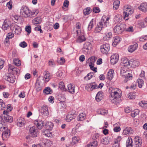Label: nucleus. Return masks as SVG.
<instances>
[{"instance_id": "nucleus-1", "label": "nucleus", "mask_w": 147, "mask_h": 147, "mask_svg": "<svg viewBox=\"0 0 147 147\" xmlns=\"http://www.w3.org/2000/svg\"><path fill=\"white\" fill-rule=\"evenodd\" d=\"M111 94L109 98L111 102L115 104L119 103L121 101V94H119L120 90L118 89L111 88L109 90Z\"/></svg>"}, {"instance_id": "nucleus-2", "label": "nucleus", "mask_w": 147, "mask_h": 147, "mask_svg": "<svg viewBox=\"0 0 147 147\" xmlns=\"http://www.w3.org/2000/svg\"><path fill=\"white\" fill-rule=\"evenodd\" d=\"M128 69L127 67H122L120 70L121 75L123 77L125 78L124 80L125 82H126L128 80H131L132 78V74H130Z\"/></svg>"}, {"instance_id": "nucleus-3", "label": "nucleus", "mask_w": 147, "mask_h": 147, "mask_svg": "<svg viewBox=\"0 0 147 147\" xmlns=\"http://www.w3.org/2000/svg\"><path fill=\"white\" fill-rule=\"evenodd\" d=\"M124 29L123 24L118 23L114 27L113 31L115 33L119 34L122 33Z\"/></svg>"}, {"instance_id": "nucleus-4", "label": "nucleus", "mask_w": 147, "mask_h": 147, "mask_svg": "<svg viewBox=\"0 0 147 147\" xmlns=\"http://www.w3.org/2000/svg\"><path fill=\"white\" fill-rule=\"evenodd\" d=\"M110 50L109 45L107 43L103 44L100 46V51L103 54H107Z\"/></svg>"}, {"instance_id": "nucleus-5", "label": "nucleus", "mask_w": 147, "mask_h": 147, "mask_svg": "<svg viewBox=\"0 0 147 147\" xmlns=\"http://www.w3.org/2000/svg\"><path fill=\"white\" fill-rule=\"evenodd\" d=\"M5 80L11 83H13L15 81V76L13 74L7 73L4 76Z\"/></svg>"}, {"instance_id": "nucleus-6", "label": "nucleus", "mask_w": 147, "mask_h": 147, "mask_svg": "<svg viewBox=\"0 0 147 147\" xmlns=\"http://www.w3.org/2000/svg\"><path fill=\"white\" fill-rule=\"evenodd\" d=\"M0 118L2 121L4 123L5 122H11L13 121V117L8 115H6L5 116H3V114H1L0 116Z\"/></svg>"}, {"instance_id": "nucleus-7", "label": "nucleus", "mask_w": 147, "mask_h": 147, "mask_svg": "<svg viewBox=\"0 0 147 147\" xmlns=\"http://www.w3.org/2000/svg\"><path fill=\"white\" fill-rule=\"evenodd\" d=\"M97 88H98L97 85L95 82H92L87 84L85 87L86 89L88 91H90Z\"/></svg>"}, {"instance_id": "nucleus-8", "label": "nucleus", "mask_w": 147, "mask_h": 147, "mask_svg": "<svg viewBox=\"0 0 147 147\" xmlns=\"http://www.w3.org/2000/svg\"><path fill=\"white\" fill-rule=\"evenodd\" d=\"M29 133L32 137H36L37 136L38 130L36 129L35 126H33L30 128Z\"/></svg>"}, {"instance_id": "nucleus-9", "label": "nucleus", "mask_w": 147, "mask_h": 147, "mask_svg": "<svg viewBox=\"0 0 147 147\" xmlns=\"http://www.w3.org/2000/svg\"><path fill=\"white\" fill-rule=\"evenodd\" d=\"M40 112L41 114L43 116H47L49 115L48 107L46 105H43L41 107Z\"/></svg>"}, {"instance_id": "nucleus-10", "label": "nucleus", "mask_w": 147, "mask_h": 147, "mask_svg": "<svg viewBox=\"0 0 147 147\" xmlns=\"http://www.w3.org/2000/svg\"><path fill=\"white\" fill-rule=\"evenodd\" d=\"M34 122L38 129H41L43 127L44 123L43 121L38 119L35 120Z\"/></svg>"}, {"instance_id": "nucleus-11", "label": "nucleus", "mask_w": 147, "mask_h": 147, "mask_svg": "<svg viewBox=\"0 0 147 147\" xmlns=\"http://www.w3.org/2000/svg\"><path fill=\"white\" fill-rule=\"evenodd\" d=\"M119 59V55L117 54H114L111 57V62L113 65L116 64Z\"/></svg>"}, {"instance_id": "nucleus-12", "label": "nucleus", "mask_w": 147, "mask_h": 147, "mask_svg": "<svg viewBox=\"0 0 147 147\" xmlns=\"http://www.w3.org/2000/svg\"><path fill=\"white\" fill-rule=\"evenodd\" d=\"M10 130L6 128V130H3L2 134L3 140H5L10 136Z\"/></svg>"}, {"instance_id": "nucleus-13", "label": "nucleus", "mask_w": 147, "mask_h": 147, "mask_svg": "<svg viewBox=\"0 0 147 147\" xmlns=\"http://www.w3.org/2000/svg\"><path fill=\"white\" fill-rule=\"evenodd\" d=\"M26 121L25 119L23 118H20L17 121V125L18 126L22 127L25 125Z\"/></svg>"}, {"instance_id": "nucleus-14", "label": "nucleus", "mask_w": 147, "mask_h": 147, "mask_svg": "<svg viewBox=\"0 0 147 147\" xmlns=\"http://www.w3.org/2000/svg\"><path fill=\"white\" fill-rule=\"evenodd\" d=\"M10 24L9 21L7 20H5L3 23L2 26V29L3 30H6L8 29L10 27Z\"/></svg>"}, {"instance_id": "nucleus-15", "label": "nucleus", "mask_w": 147, "mask_h": 147, "mask_svg": "<svg viewBox=\"0 0 147 147\" xmlns=\"http://www.w3.org/2000/svg\"><path fill=\"white\" fill-rule=\"evenodd\" d=\"M139 9L142 11L146 12L147 11V3H143L138 7Z\"/></svg>"}, {"instance_id": "nucleus-16", "label": "nucleus", "mask_w": 147, "mask_h": 147, "mask_svg": "<svg viewBox=\"0 0 147 147\" xmlns=\"http://www.w3.org/2000/svg\"><path fill=\"white\" fill-rule=\"evenodd\" d=\"M103 23L102 21L100 22L97 24V26L95 30V32L96 33L100 32L103 28Z\"/></svg>"}, {"instance_id": "nucleus-17", "label": "nucleus", "mask_w": 147, "mask_h": 147, "mask_svg": "<svg viewBox=\"0 0 147 147\" xmlns=\"http://www.w3.org/2000/svg\"><path fill=\"white\" fill-rule=\"evenodd\" d=\"M138 46V45L136 43L130 46L128 48V51L131 53L133 52L137 49Z\"/></svg>"}, {"instance_id": "nucleus-18", "label": "nucleus", "mask_w": 147, "mask_h": 147, "mask_svg": "<svg viewBox=\"0 0 147 147\" xmlns=\"http://www.w3.org/2000/svg\"><path fill=\"white\" fill-rule=\"evenodd\" d=\"M67 91L70 93L73 94L75 92V86L72 85L71 84H69L67 86Z\"/></svg>"}, {"instance_id": "nucleus-19", "label": "nucleus", "mask_w": 147, "mask_h": 147, "mask_svg": "<svg viewBox=\"0 0 147 147\" xmlns=\"http://www.w3.org/2000/svg\"><path fill=\"white\" fill-rule=\"evenodd\" d=\"M114 71L112 69H110L107 73V78L109 80H111L113 77Z\"/></svg>"}, {"instance_id": "nucleus-20", "label": "nucleus", "mask_w": 147, "mask_h": 147, "mask_svg": "<svg viewBox=\"0 0 147 147\" xmlns=\"http://www.w3.org/2000/svg\"><path fill=\"white\" fill-rule=\"evenodd\" d=\"M133 131L131 127H127L123 130V135H125L127 134H131L133 133Z\"/></svg>"}, {"instance_id": "nucleus-21", "label": "nucleus", "mask_w": 147, "mask_h": 147, "mask_svg": "<svg viewBox=\"0 0 147 147\" xmlns=\"http://www.w3.org/2000/svg\"><path fill=\"white\" fill-rule=\"evenodd\" d=\"M103 94L102 91H100L98 92L96 96V100L97 101H100L102 100L103 98Z\"/></svg>"}, {"instance_id": "nucleus-22", "label": "nucleus", "mask_w": 147, "mask_h": 147, "mask_svg": "<svg viewBox=\"0 0 147 147\" xmlns=\"http://www.w3.org/2000/svg\"><path fill=\"white\" fill-rule=\"evenodd\" d=\"M130 65L132 67H135L138 66L139 65V62L138 60H130Z\"/></svg>"}, {"instance_id": "nucleus-23", "label": "nucleus", "mask_w": 147, "mask_h": 147, "mask_svg": "<svg viewBox=\"0 0 147 147\" xmlns=\"http://www.w3.org/2000/svg\"><path fill=\"white\" fill-rule=\"evenodd\" d=\"M124 12L129 14H131L133 13V11L131 9L129 6L124 7Z\"/></svg>"}, {"instance_id": "nucleus-24", "label": "nucleus", "mask_w": 147, "mask_h": 147, "mask_svg": "<svg viewBox=\"0 0 147 147\" xmlns=\"http://www.w3.org/2000/svg\"><path fill=\"white\" fill-rule=\"evenodd\" d=\"M76 116L74 115V113H71L67 115L66 117V120L68 122L70 121L72 119H75Z\"/></svg>"}, {"instance_id": "nucleus-25", "label": "nucleus", "mask_w": 147, "mask_h": 147, "mask_svg": "<svg viewBox=\"0 0 147 147\" xmlns=\"http://www.w3.org/2000/svg\"><path fill=\"white\" fill-rule=\"evenodd\" d=\"M132 139L131 137H129L127 140L126 145V147H132Z\"/></svg>"}, {"instance_id": "nucleus-26", "label": "nucleus", "mask_w": 147, "mask_h": 147, "mask_svg": "<svg viewBox=\"0 0 147 147\" xmlns=\"http://www.w3.org/2000/svg\"><path fill=\"white\" fill-rule=\"evenodd\" d=\"M92 47V45L89 42H87L85 43L83 45V48L87 50H90Z\"/></svg>"}, {"instance_id": "nucleus-27", "label": "nucleus", "mask_w": 147, "mask_h": 147, "mask_svg": "<svg viewBox=\"0 0 147 147\" xmlns=\"http://www.w3.org/2000/svg\"><path fill=\"white\" fill-rule=\"evenodd\" d=\"M53 126V124L51 122H47L46 123L45 125V127L46 128V129L49 130H52Z\"/></svg>"}, {"instance_id": "nucleus-28", "label": "nucleus", "mask_w": 147, "mask_h": 147, "mask_svg": "<svg viewBox=\"0 0 147 147\" xmlns=\"http://www.w3.org/2000/svg\"><path fill=\"white\" fill-rule=\"evenodd\" d=\"M86 118V115L84 113H81L78 116L77 119L78 121H83Z\"/></svg>"}, {"instance_id": "nucleus-29", "label": "nucleus", "mask_w": 147, "mask_h": 147, "mask_svg": "<svg viewBox=\"0 0 147 147\" xmlns=\"http://www.w3.org/2000/svg\"><path fill=\"white\" fill-rule=\"evenodd\" d=\"M135 147H140L141 146L142 142L141 140L139 139L138 137L135 138Z\"/></svg>"}, {"instance_id": "nucleus-30", "label": "nucleus", "mask_w": 147, "mask_h": 147, "mask_svg": "<svg viewBox=\"0 0 147 147\" xmlns=\"http://www.w3.org/2000/svg\"><path fill=\"white\" fill-rule=\"evenodd\" d=\"M49 130L47 129H43L42 131L43 134L48 137H50L51 135V134Z\"/></svg>"}, {"instance_id": "nucleus-31", "label": "nucleus", "mask_w": 147, "mask_h": 147, "mask_svg": "<svg viewBox=\"0 0 147 147\" xmlns=\"http://www.w3.org/2000/svg\"><path fill=\"white\" fill-rule=\"evenodd\" d=\"M41 22V19L40 17L36 18L32 21L34 24H40Z\"/></svg>"}, {"instance_id": "nucleus-32", "label": "nucleus", "mask_w": 147, "mask_h": 147, "mask_svg": "<svg viewBox=\"0 0 147 147\" xmlns=\"http://www.w3.org/2000/svg\"><path fill=\"white\" fill-rule=\"evenodd\" d=\"M110 140V138L109 137H107L103 138L101 140V142L103 144H107Z\"/></svg>"}, {"instance_id": "nucleus-33", "label": "nucleus", "mask_w": 147, "mask_h": 147, "mask_svg": "<svg viewBox=\"0 0 147 147\" xmlns=\"http://www.w3.org/2000/svg\"><path fill=\"white\" fill-rule=\"evenodd\" d=\"M92 10L90 7H88L83 10V13L84 15H88L90 13Z\"/></svg>"}, {"instance_id": "nucleus-34", "label": "nucleus", "mask_w": 147, "mask_h": 147, "mask_svg": "<svg viewBox=\"0 0 147 147\" xmlns=\"http://www.w3.org/2000/svg\"><path fill=\"white\" fill-rule=\"evenodd\" d=\"M114 41L113 43V45L116 46L120 40V38L118 36L114 37Z\"/></svg>"}, {"instance_id": "nucleus-35", "label": "nucleus", "mask_w": 147, "mask_h": 147, "mask_svg": "<svg viewBox=\"0 0 147 147\" xmlns=\"http://www.w3.org/2000/svg\"><path fill=\"white\" fill-rule=\"evenodd\" d=\"M59 87L61 90H64L65 91H67V89L65 88V85L63 82H60L59 83Z\"/></svg>"}, {"instance_id": "nucleus-36", "label": "nucleus", "mask_w": 147, "mask_h": 147, "mask_svg": "<svg viewBox=\"0 0 147 147\" xmlns=\"http://www.w3.org/2000/svg\"><path fill=\"white\" fill-rule=\"evenodd\" d=\"M43 92L46 94H48L52 93V90L49 87H47L43 91Z\"/></svg>"}, {"instance_id": "nucleus-37", "label": "nucleus", "mask_w": 147, "mask_h": 147, "mask_svg": "<svg viewBox=\"0 0 147 147\" xmlns=\"http://www.w3.org/2000/svg\"><path fill=\"white\" fill-rule=\"evenodd\" d=\"M137 82L138 83V86L140 88H141L142 87L144 83L143 80L141 79H138Z\"/></svg>"}, {"instance_id": "nucleus-38", "label": "nucleus", "mask_w": 147, "mask_h": 147, "mask_svg": "<svg viewBox=\"0 0 147 147\" xmlns=\"http://www.w3.org/2000/svg\"><path fill=\"white\" fill-rule=\"evenodd\" d=\"M94 73L93 72H91L88 74L87 75L84 77V79L86 80H90L93 76Z\"/></svg>"}, {"instance_id": "nucleus-39", "label": "nucleus", "mask_w": 147, "mask_h": 147, "mask_svg": "<svg viewBox=\"0 0 147 147\" xmlns=\"http://www.w3.org/2000/svg\"><path fill=\"white\" fill-rule=\"evenodd\" d=\"M97 145V142L94 141L87 145V147H96Z\"/></svg>"}, {"instance_id": "nucleus-40", "label": "nucleus", "mask_w": 147, "mask_h": 147, "mask_svg": "<svg viewBox=\"0 0 147 147\" xmlns=\"http://www.w3.org/2000/svg\"><path fill=\"white\" fill-rule=\"evenodd\" d=\"M120 3V1H119L117 0L115 1L113 3V8L115 9H117L119 7V5Z\"/></svg>"}, {"instance_id": "nucleus-41", "label": "nucleus", "mask_w": 147, "mask_h": 147, "mask_svg": "<svg viewBox=\"0 0 147 147\" xmlns=\"http://www.w3.org/2000/svg\"><path fill=\"white\" fill-rule=\"evenodd\" d=\"M139 104L142 107L147 108V101H142L140 102Z\"/></svg>"}, {"instance_id": "nucleus-42", "label": "nucleus", "mask_w": 147, "mask_h": 147, "mask_svg": "<svg viewBox=\"0 0 147 147\" xmlns=\"http://www.w3.org/2000/svg\"><path fill=\"white\" fill-rule=\"evenodd\" d=\"M130 60L129 61L127 59H125L123 61V67H127L128 65H130Z\"/></svg>"}, {"instance_id": "nucleus-43", "label": "nucleus", "mask_w": 147, "mask_h": 147, "mask_svg": "<svg viewBox=\"0 0 147 147\" xmlns=\"http://www.w3.org/2000/svg\"><path fill=\"white\" fill-rule=\"evenodd\" d=\"M79 138L75 136L72 138V142L71 143L73 144H75L78 143L79 140Z\"/></svg>"}, {"instance_id": "nucleus-44", "label": "nucleus", "mask_w": 147, "mask_h": 147, "mask_svg": "<svg viewBox=\"0 0 147 147\" xmlns=\"http://www.w3.org/2000/svg\"><path fill=\"white\" fill-rule=\"evenodd\" d=\"M139 112V111L138 110H135L134 111H132L131 112V115L132 117H134L138 114Z\"/></svg>"}, {"instance_id": "nucleus-45", "label": "nucleus", "mask_w": 147, "mask_h": 147, "mask_svg": "<svg viewBox=\"0 0 147 147\" xmlns=\"http://www.w3.org/2000/svg\"><path fill=\"white\" fill-rule=\"evenodd\" d=\"M16 27L17 28L15 29L14 32L16 34H19L21 32L22 29L19 26H16Z\"/></svg>"}, {"instance_id": "nucleus-46", "label": "nucleus", "mask_w": 147, "mask_h": 147, "mask_svg": "<svg viewBox=\"0 0 147 147\" xmlns=\"http://www.w3.org/2000/svg\"><path fill=\"white\" fill-rule=\"evenodd\" d=\"M85 40L86 38L83 35L80 36L78 38V41L80 42H83Z\"/></svg>"}, {"instance_id": "nucleus-47", "label": "nucleus", "mask_w": 147, "mask_h": 147, "mask_svg": "<svg viewBox=\"0 0 147 147\" xmlns=\"http://www.w3.org/2000/svg\"><path fill=\"white\" fill-rule=\"evenodd\" d=\"M98 114L101 115H104L107 113V111L103 109H100L98 111Z\"/></svg>"}, {"instance_id": "nucleus-48", "label": "nucleus", "mask_w": 147, "mask_h": 147, "mask_svg": "<svg viewBox=\"0 0 147 147\" xmlns=\"http://www.w3.org/2000/svg\"><path fill=\"white\" fill-rule=\"evenodd\" d=\"M89 66L90 67V69L91 70L95 72H97V71H96V69H97V68L94 67V64L92 63H90Z\"/></svg>"}, {"instance_id": "nucleus-49", "label": "nucleus", "mask_w": 147, "mask_h": 147, "mask_svg": "<svg viewBox=\"0 0 147 147\" xmlns=\"http://www.w3.org/2000/svg\"><path fill=\"white\" fill-rule=\"evenodd\" d=\"M93 19H92L90 21L88 26V30H90L92 28L93 26Z\"/></svg>"}, {"instance_id": "nucleus-50", "label": "nucleus", "mask_w": 147, "mask_h": 147, "mask_svg": "<svg viewBox=\"0 0 147 147\" xmlns=\"http://www.w3.org/2000/svg\"><path fill=\"white\" fill-rule=\"evenodd\" d=\"M30 11L29 9L26 11L24 13H23V15L24 16V17L25 18H27L28 17H29L30 15Z\"/></svg>"}, {"instance_id": "nucleus-51", "label": "nucleus", "mask_w": 147, "mask_h": 147, "mask_svg": "<svg viewBox=\"0 0 147 147\" xmlns=\"http://www.w3.org/2000/svg\"><path fill=\"white\" fill-rule=\"evenodd\" d=\"M18 26L16 24L14 23L10 24L9 27L11 30L13 31V30H15V29H16V28H17L16 26Z\"/></svg>"}, {"instance_id": "nucleus-52", "label": "nucleus", "mask_w": 147, "mask_h": 147, "mask_svg": "<svg viewBox=\"0 0 147 147\" xmlns=\"http://www.w3.org/2000/svg\"><path fill=\"white\" fill-rule=\"evenodd\" d=\"M25 30L28 32V34H30L31 32V27L30 26H27L25 28Z\"/></svg>"}, {"instance_id": "nucleus-53", "label": "nucleus", "mask_w": 147, "mask_h": 147, "mask_svg": "<svg viewBox=\"0 0 147 147\" xmlns=\"http://www.w3.org/2000/svg\"><path fill=\"white\" fill-rule=\"evenodd\" d=\"M12 1L11 0H10L9 2L7 4V6L9 9H11L12 8Z\"/></svg>"}, {"instance_id": "nucleus-54", "label": "nucleus", "mask_w": 147, "mask_h": 147, "mask_svg": "<svg viewBox=\"0 0 147 147\" xmlns=\"http://www.w3.org/2000/svg\"><path fill=\"white\" fill-rule=\"evenodd\" d=\"M28 9L26 7L24 6H22L21 9V12L22 13L23 15V13H24L25 12L28 10Z\"/></svg>"}, {"instance_id": "nucleus-55", "label": "nucleus", "mask_w": 147, "mask_h": 147, "mask_svg": "<svg viewBox=\"0 0 147 147\" xmlns=\"http://www.w3.org/2000/svg\"><path fill=\"white\" fill-rule=\"evenodd\" d=\"M93 11L95 13H98L100 11L99 8L98 7H94L93 9Z\"/></svg>"}, {"instance_id": "nucleus-56", "label": "nucleus", "mask_w": 147, "mask_h": 147, "mask_svg": "<svg viewBox=\"0 0 147 147\" xmlns=\"http://www.w3.org/2000/svg\"><path fill=\"white\" fill-rule=\"evenodd\" d=\"M44 78L46 81L48 82L50 78V75L47 72H46L44 76Z\"/></svg>"}, {"instance_id": "nucleus-57", "label": "nucleus", "mask_w": 147, "mask_h": 147, "mask_svg": "<svg viewBox=\"0 0 147 147\" xmlns=\"http://www.w3.org/2000/svg\"><path fill=\"white\" fill-rule=\"evenodd\" d=\"M13 62L14 64L17 66H19L21 65V62L20 60L18 59L13 60Z\"/></svg>"}, {"instance_id": "nucleus-58", "label": "nucleus", "mask_w": 147, "mask_h": 147, "mask_svg": "<svg viewBox=\"0 0 147 147\" xmlns=\"http://www.w3.org/2000/svg\"><path fill=\"white\" fill-rule=\"evenodd\" d=\"M7 127L3 126L2 123L0 121V131H3V130H6Z\"/></svg>"}, {"instance_id": "nucleus-59", "label": "nucleus", "mask_w": 147, "mask_h": 147, "mask_svg": "<svg viewBox=\"0 0 147 147\" xmlns=\"http://www.w3.org/2000/svg\"><path fill=\"white\" fill-rule=\"evenodd\" d=\"M27 44L24 41L21 42L20 44V46L22 48H25L27 47Z\"/></svg>"}, {"instance_id": "nucleus-60", "label": "nucleus", "mask_w": 147, "mask_h": 147, "mask_svg": "<svg viewBox=\"0 0 147 147\" xmlns=\"http://www.w3.org/2000/svg\"><path fill=\"white\" fill-rule=\"evenodd\" d=\"M39 85V83L36 82L35 84V87L36 88L37 91H39L41 90V87L38 86Z\"/></svg>"}, {"instance_id": "nucleus-61", "label": "nucleus", "mask_w": 147, "mask_h": 147, "mask_svg": "<svg viewBox=\"0 0 147 147\" xmlns=\"http://www.w3.org/2000/svg\"><path fill=\"white\" fill-rule=\"evenodd\" d=\"M59 61H61V62H60V64H63L65 62V59L63 57H61L60 59H58L57 60V61L58 63L59 62Z\"/></svg>"}, {"instance_id": "nucleus-62", "label": "nucleus", "mask_w": 147, "mask_h": 147, "mask_svg": "<svg viewBox=\"0 0 147 147\" xmlns=\"http://www.w3.org/2000/svg\"><path fill=\"white\" fill-rule=\"evenodd\" d=\"M128 98L130 99H134L135 98V95L132 93H130L128 94Z\"/></svg>"}, {"instance_id": "nucleus-63", "label": "nucleus", "mask_w": 147, "mask_h": 147, "mask_svg": "<svg viewBox=\"0 0 147 147\" xmlns=\"http://www.w3.org/2000/svg\"><path fill=\"white\" fill-rule=\"evenodd\" d=\"M96 58L95 57H92L90 58L91 61L90 63H92L94 64L95 62L96 59Z\"/></svg>"}, {"instance_id": "nucleus-64", "label": "nucleus", "mask_w": 147, "mask_h": 147, "mask_svg": "<svg viewBox=\"0 0 147 147\" xmlns=\"http://www.w3.org/2000/svg\"><path fill=\"white\" fill-rule=\"evenodd\" d=\"M69 5V1L68 0H65L63 3V6L65 7H67Z\"/></svg>"}]
</instances>
